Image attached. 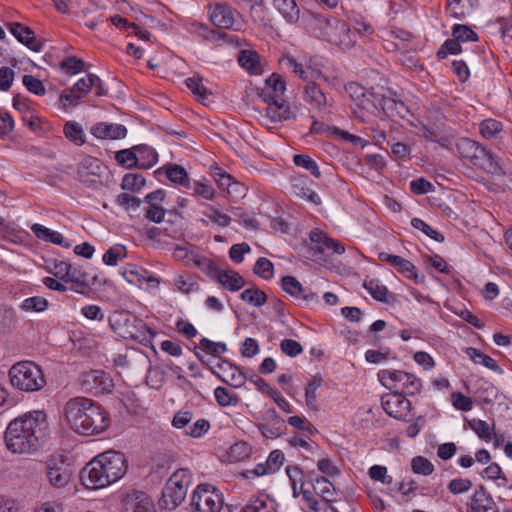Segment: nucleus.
<instances>
[{
	"instance_id": "nucleus-1",
	"label": "nucleus",
	"mask_w": 512,
	"mask_h": 512,
	"mask_svg": "<svg viewBox=\"0 0 512 512\" xmlns=\"http://www.w3.org/2000/svg\"><path fill=\"white\" fill-rule=\"evenodd\" d=\"M63 412L71 429L82 435L98 434L108 426V418L102 409L86 397L69 399Z\"/></svg>"
},
{
	"instance_id": "nucleus-2",
	"label": "nucleus",
	"mask_w": 512,
	"mask_h": 512,
	"mask_svg": "<svg viewBox=\"0 0 512 512\" xmlns=\"http://www.w3.org/2000/svg\"><path fill=\"white\" fill-rule=\"evenodd\" d=\"M46 414L33 411L12 420L5 431L6 448H36L45 444Z\"/></svg>"
},
{
	"instance_id": "nucleus-3",
	"label": "nucleus",
	"mask_w": 512,
	"mask_h": 512,
	"mask_svg": "<svg viewBox=\"0 0 512 512\" xmlns=\"http://www.w3.org/2000/svg\"><path fill=\"white\" fill-rule=\"evenodd\" d=\"M455 152L461 159L470 161L492 175L504 174L497 156L490 150L469 138H461L455 143Z\"/></svg>"
},
{
	"instance_id": "nucleus-4",
	"label": "nucleus",
	"mask_w": 512,
	"mask_h": 512,
	"mask_svg": "<svg viewBox=\"0 0 512 512\" xmlns=\"http://www.w3.org/2000/svg\"><path fill=\"white\" fill-rule=\"evenodd\" d=\"M312 29L318 33L319 37L341 49L351 48L356 42L355 35L349 26L335 17L314 16Z\"/></svg>"
},
{
	"instance_id": "nucleus-5",
	"label": "nucleus",
	"mask_w": 512,
	"mask_h": 512,
	"mask_svg": "<svg viewBox=\"0 0 512 512\" xmlns=\"http://www.w3.org/2000/svg\"><path fill=\"white\" fill-rule=\"evenodd\" d=\"M191 483L192 476L187 468L176 470L163 488L162 496L158 502L160 508L168 511L176 509L185 500Z\"/></svg>"
},
{
	"instance_id": "nucleus-6",
	"label": "nucleus",
	"mask_w": 512,
	"mask_h": 512,
	"mask_svg": "<svg viewBox=\"0 0 512 512\" xmlns=\"http://www.w3.org/2000/svg\"><path fill=\"white\" fill-rule=\"evenodd\" d=\"M11 384L22 391L33 392L41 390L46 380L40 366L31 361H21L9 370Z\"/></svg>"
},
{
	"instance_id": "nucleus-7",
	"label": "nucleus",
	"mask_w": 512,
	"mask_h": 512,
	"mask_svg": "<svg viewBox=\"0 0 512 512\" xmlns=\"http://www.w3.org/2000/svg\"><path fill=\"white\" fill-rule=\"evenodd\" d=\"M378 378L389 390L400 392L403 395H416L422 388L419 378L401 370H381L378 373Z\"/></svg>"
},
{
	"instance_id": "nucleus-8",
	"label": "nucleus",
	"mask_w": 512,
	"mask_h": 512,
	"mask_svg": "<svg viewBox=\"0 0 512 512\" xmlns=\"http://www.w3.org/2000/svg\"><path fill=\"white\" fill-rule=\"evenodd\" d=\"M223 503L221 492L212 485L200 484L193 493L192 505L197 512H220Z\"/></svg>"
},
{
	"instance_id": "nucleus-9",
	"label": "nucleus",
	"mask_w": 512,
	"mask_h": 512,
	"mask_svg": "<svg viewBox=\"0 0 512 512\" xmlns=\"http://www.w3.org/2000/svg\"><path fill=\"white\" fill-rule=\"evenodd\" d=\"M46 471L49 483L53 487L66 486L71 476L69 459L62 452L56 451L46 461Z\"/></svg>"
},
{
	"instance_id": "nucleus-10",
	"label": "nucleus",
	"mask_w": 512,
	"mask_h": 512,
	"mask_svg": "<svg viewBox=\"0 0 512 512\" xmlns=\"http://www.w3.org/2000/svg\"><path fill=\"white\" fill-rule=\"evenodd\" d=\"M96 459L111 483L122 478L127 471V460L119 450H104Z\"/></svg>"
},
{
	"instance_id": "nucleus-11",
	"label": "nucleus",
	"mask_w": 512,
	"mask_h": 512,
	"mask_svg": "<svg viewBox=\"0 0 512 512\" xmlns=\"http://www.w3.org/2000/svg\"><path fill=\"white\" fill-rule=\"evenodd\" d=\"M108 172V167L101 160L91 156L84 157L77 167L79 180L87 186L102 183Z\"/></svg>"
},
{
	"instance_id": "nucleus-12",
	"label": "nucleus",
	"mask_w": 512,
	"mask_h": 512,
	"mask_svg": "<svg viewBox=\"0 0 512 512\" xmlns=\"http://www.w3.org/2000/svg\"><path fill=\"white\" fill-rule=\"evenodd\" d=\"M80 480L90 490L101 489L111 484L96 457L81 470Z\"/></svg>"
},
{
	"instance_id": "nucleus-13",
	"label": "nucleus",
	"mask_w": 512,
	"mask_h": 512,
	"mask_svg": "<svg viewBox=\"0 0 512 512\" xmlns=\"http://www.w3.org/2000/svg\"><path fill=\"white\" fill-rule=\"evenodd\" d=\"M381 405L389 416L396 419L407 417L411 408L410 401L402 393L396 391L384 394L381 397Z\"/></svg>"
},
{
	"instance_id": "nucleus-14",
	"label": "nucleus",
	"mask_w": 512,
	"mask_h": 512,
	"mask_svg": "<svg viewBox=\"0 0 512 512\" xmlns=\"http://www.w3.org/2000/svg\"><path fill=\"white\" fill-rule=\"evenodd\" d=\"M286 90L285 81L281 76L273 73L266 80L263 88L259 89L258 96L267 104H280Z\"/></svg>"
},
{
	"instance_id": "nucleus-15",
	"label": "nucleus",
	"mask_w": 512,
	"mask_h": 512,
	"mask_svg": "<svg viewBox=\"0 0 512 512\" xmlns=\"http://www.w3.org/2000/svg\"><path fill=\"white\" fill-rule=\"evenodd\" d=\"M259 116L264 126L273 128L279 122L294 119L296 114L289 106H284V101H280V104H268L259 111Z\"/></svg>"
},
{
	"instance_id": "nucleus-16",
	"label": "nucleus",
	"mask_w": 512,
	"mask_h": 512,
	"mask_svg": "<svg viewBox=\"0 0 512 512\" xmlns=\"http://www.w3.org/2000/svg\"><path fill=\"white\" fill-rule=\"evenodd\" d=\"M123 512H157L151 497L142 491L133 490L123 500Z\"/></svg>"
},
{
	"instance_id": "nucleus-17",
	"label": "nucleus",
	"mask_w": 512,
	"mask_h": 512,
	"mask_svg": "<svg viewBox=\"0 0 512 512\" xmlns=\"http://www.w3.org/2000/svg\"><path fill=\"white\" fill-rule=\"evenodd\" d=\"M83 385L95 394H104L112 391L113 380L103 370H93L83 375Z\"/></svg>"
},
{
	"instance_id": "nucleus-18",
	"label": "nucleus",
	"mask_w": 512,
	"mask_h": 512,
	"mask_svg": "<svg viewBox=\"0 0 512 512\" xmlns=\"http://www.w3.org/2000/svg\"><path fill=\"white\" fill-rule=\"evenodd\" d=\"M285 457L281 450H272L265 462H260L253 470H247L243 476H263L277 472L284 464Z\"/></svg>"
},
{
	"instance_id": "nucleus-19",
	"label": "nucleus",
	"mask_w": 512,
	"mask_h": 512,
	"mask_svg": "<svg viewBox=\"0 0 512 512\" xmlns=\"http://www.w3.org/2000/svg\"><path fill=\"white\" fill-rule=\"evenodd\" d=\"M97 278L93 277L92 280H90L89 274L82 270L78 266L72 265L69 273L66 276L65 283H70V290L85 294L91 287V285H94Z\"/></svg>"
},
{
	"instance_id": "nucleus-20",
	"label": "nucleus",
	"mask_w": 512,
	"mask_h": 512,
	"mask_svg": "<svg viewBox=\"0 0 512 512\" xmlns=\"http://www.w3.org/2000/svg\"><path fill=\"white\" fill-rule=\"evenodd\" d=\"M467 512H498V509L491 495L480 486L470 498Z\"/></svg>"
},
{
	"instance_id": "nucleus-21",
	"label": "nucleus",
	"mask_w": 512,
	"mask_h": 512,
	"mask_svg": "<svg viewBox=\"0 0 512 512\" xmlns=\"http://www.w3.org/2000/svg\"><path fill=\"white\" fill-rule=\"evenodd\" d=\"M149 357L138 350H131L124 355H118L114 358V364L118 367H127L131 370H145L149 365Z\"/></svg>"
},
{
	"instance_id": "nucleus-22",
	"label": "nucleus",
	"mask_w": 512,
	"mask_h": 512,
	"mask_svg": "<svg viewBox=\"0 0 512 512\" xmlns=\"http://www.w3.org/2000/svg\"><path fill=\"white\" fill-rule=\"evenodd\" d=\"M9 30L20 43L24 44L29 49L35 52L41 50L42 43L36 39L35 33L29 27L15 22L9 24Z\"/></svg>"
},
{
	"instance_id": "nucleus-23",
	"label": "nucleus",
	"mask_w": 512,
	"mask_h": 512,
	"mask_svg": "<svg viewBox=\"0 0 512 512\" xmlns=\"http://www.w3.org/2000/svg\"><path fill=\"white\" fill-rule=\"evenodd\" d=\"M310 239L315 244V248L321 252L332 251L335 254H343L345 252L344 245L332 238H329L325 233L320 230H314L310 233Z\"/></svg>"
},
{
	"instance_id": "nucleus-24",
	"label": "nucleus",
	"mask_w": 512,
	"mask_h": 512,
	"mask_svg": "<svg viewBox=\"0 0 512 512\" xmlns=\"http://www.w3.org/2000/svg\"><path fill=\"white\" fill-rule=\"evenodd\" d=\"M91 133L99 139H122L127 134V129L121 124H108L100 122L91 128Z\"/></svg>"
},
{
	"instance_id": "nucleus-25",
	"label": "nucleus",
	"mask_w": 512,
	"mask_h": 512,
	"mask_svg": "<svg viewBox=\"0 0 512 512\" xmlns=\"http://www.w3.org/2000/svg\"><path fill=\"white\" fill-rule=\"evenodd\" d=\"M381 261L388 262L391 266L396 267L398 272L405 274L408 278L417 279L416 267L408 260L398 255H392L386 252L379 253Z\"/></svg>"
},
{
	"instance_id": "nucleus-26",
	"label": "nucleus",
	"mask_w": 512,
	"mask_h": 512,
	"mask_svg": "<svg viewBox=\"0 0 512 512\" xmlns=\"http://www.w3.org/2000/svg\"><path fill=\"white\" fill-rule=\"evenodd\" d=\"M304 99L313 108L317 110H324L329 106L328 100L316 83H308L304 89Z\"/></svg>"
},
{
	"instance_id": "nucleus-27",
	"label": "nucleus",
	"mask_w": 512,
	"mask_h": 512,
	"mask_svg": "<svg viewBox=\"0 0 512 512\" xmlns=\"http://www.w3.org/2000/svg\"><path fill=\"white\" fill-rule=\"evenodd\" d=\"M210 19L219 28L229 29L233 26L234 15L231 8L225 4H218L213 9Z\"/></svg>"
},
{
	"instance_id": "nucleus-28",
	"label": "nucleus",
	"mask_w": 512,
	"mask_h": 512,
	"mask_svg": "<svg viewBox=\"0 0 512 512\" xmlns=\"http://www.w3.org/2000/svg\"><path fill=\"white\" fill-rule=\"evenodd\" d=\"M215 280L230 291H238L245 285L244 278L233 270L216 271Z\"/></svg>"
},
{
	"instance_id": "nucleus-29",
	"label": "nucleus",
	"mask_w": 512,
	"mask_h": 512,
	"mask_svg": "<svg viewBox=\"0 0 512 512\" xmlns=\"http://www.w3.org/2000/svg\"><path fill=\"white\" fill-rule=\"evenodd\" d=\"M242 512H276V503L266 494L252 497Z\"/></svg>"
},
{
	"instance_id": "nucleus-30",
	"label": "nucleus",
	"mask_w": 512,
	"mask_h": 512,
	"mask_svg": "<svg viewBox=\"0 0 512 512\" xmlns=\"http://www.w3.org/2000/svg\"><path fill=\"white\" fill-rule=\"evenodd\" d=\"M72 12L77 16H82L84 24L90 29H94L97 26L98 20L92 16L96 13V5L91 0H78Z\"/></svg>"
},
{
	"instance_id": "nucleus-31",
	"label": "nucleus",
	"mask_w": 512,
	"mask_h": 512,
	"mask_svg": "<svg viewBox=\"0 0 512 512\" xmlns=\"http://www.w3.org/2000/svg\"><path fill=\"white\" fill-rule=\"evenodd\" d=\"M471 428L475 431V433L486 442H490L492 438L494 439V445L500 446L504 443L503 435H498L496 432H492L489 424L483 420H473L471 422Z\"/></svg>"
},
{
	"instance_id": "nucleus-32",
	"label": "nucleus",
	"mask_w": 512,
	"mask_h": 512,
	"mask_svg": "<svg viewBox=\"0 0 512 512\" xmlns=\"http://www.w3.org/2000/svg\"><path fill=\"white\" fill-rule=\"evenodd\" d=\"M31 230L38 239L51 242L56 245H63L66 248L70 247L69 243H64V237L62 234L52 231L41 224H33L31 226Z\"/></svg>"
},
{
	"instance_id": "nucleus-33",
	"label": "nucleus",
	"mask_w": 512,
	"mask_h": 512,
	"mask_svg": "<svg viewBox=\"0 0 512 512\" xmlns=\"http://www.w3.org/2000/svg\"><path fill=\"white\" fill-rule=\"evenodd\" d=\"M385 96L374 91L373 88L367 89L365 96L361 99L360 108L371 113H380Z\"/></svg>"
},
{
	"instance_id": "nucleus-34",
	"label": "nucleus",
	"mask_w": 512,
	"mask_h": 512,
	"mask_svg": "<svg viewBox=\"0 0 512 512\" xmlns=\"http://www.w3.org/2000/svg\"><path fill=\"white\" fill-rule=\"evenodd\" d=\"M133 149L136 151L139 159L138 168L140 169H149L158 160L156 151L147 145H136Z\"/></svg>"
},
{
	"instance_id": "nucleus-35",
	"label": "nucleus",
	"mask_w": 512,
	"mask_h": 512,
	"mask_svg": "<svg viewBox=\"0 0 512 512\" xmlns=\"http://www.w3.org/2000/svg\"><path fill=\"white\" fill-rule=\"evenodd\" d=\"M381 112H383L388 117H400L404 119L408 114V108L403 102L396 101L393 98H388L385 96Z\"/></svg>"
},
{
	"instance_id": "nucleus-36",
	"label": "nucleus",
	"mask_w": 512,
	"mask_h": 512,
	"mask_svg": "<svg viewBox=\"0 0 512 512\" xmlns=\"http://www.w3.org/2000/svg\"><path fill=\"white\" fill-rule=\"evenodd\" d=\"M478 5V0H449L448 6L451 15L462 19Z\"/></svg>"
},
{
	"instance_id": "nucleus-37",
	"label": "nucleus",
	"mask_w": 512,
	"mask_h": 512,
	"mask_svg": "<svg viewBox=\"0 0 512 512\" xmlns=\"http://www.w3.org/2000/svg\"><path fill=\"white\" fill-rule=\"evenodd\" d=\"M466 354L474 363L482 364L490 370L502 373V370L497 362L492 357L482 353L480 350L474 347H468L466 349Z\"/></svg>"
},
{
	"instance_id": "nucleus-38",
	"label": "nucleus",
	"mask_w": 512,
	"mask_h": 512,
	"mask_svg": "<svg viewBox=\"0 0 512 512\" xmlns=\"http://www.w3.org/2000/svg\"><path fill=\"white\" fill-rule=\"evenodd\" d=\"M274 7L288 22H295L299 18V8L295 0H273Z\"/></svg>"
},
{
	"instance_id": "nucleus-39",
	"label": "nucleus",
	"mask_w": 512,
	"mask_h": 512,
	"mask_svg": "<svg viewBox=\"0 0 512 512\" xmlns=\"http://www.w3.org/2000/svg\"><path fill=\"white\" fill-rule=\"evenodd\" d=\"M238 62L251 73L257 74L261 71L259 66L260 56L254 51L242 50L239 53Z\"/></svg>"
},
{
	"instance_id": "nucleus-40",
	"label": "nucleus",
	"mask_w": 512,
	"mask_h": 512,
	"mask_svg": "<svg viewBox=\"0 0 512 512\" xmlns=\"http://www.w3.org/2000/svg\"><path fill=\"white\" fill-rule=\"evenodd\" d=\"M313 489L322 497L324 503L329 504V502L334 500L335 487L327 478H317L313 484Z\"/></svg>"
},
{
	"instance_id": "nucleus-41",
	"label": "nucleus",
	"mask_w": 512,
	"mask_h": 512,
	"mask_svg": "<svg viewBox=\"0 0 512 512\" xmlns=\"http://www.w3.org/2000/svg\"><path fill=\"white\" fill-rule=\"evenodd\" d=\"M218 459L225 464H237L250 458L248 450H218Z\"/></svg>"
},
{
	"instance_id": "nucleus-42",
	"label": "nucleus",
	"mask_w": 512,
	"mask_h": 512,
	"mask_svg": "<svg viewBox=\"0 0 512 512\" xmlns=\"http://www.w3.org/2000/svg\"><path fill=\"white\" fill-rule=\"evenodd\" d=\"M146 184L145 177L140 173H127L124 175L121 188L132 193L139 192Z\"/></svg>"
},
{
	"instance_id": "nucleus-43",
	"label": "nucleus",
	"mask_w": 512,
	"mask_h": 512,
	"mask_svg": "<svg viewBox=\"0 0 512 512\" xmlns=\"http://www.w3.org/2000/svg\"><path fill=\"white\" fill-rule=\"evenodd\" d=\"M17 318L12 308L0 307V333L9 334L15 327Z\"/></svg>"
},
{
	"instance_id": "nucleus-44",
	"label": "nucleus",
	"mask_w": 512,
	"mask_h": 512,
	"mask_svg": "<svg viewBox=\"0 0 512 512\" xmlns=\"http://www.w3.org/2000/svg\"><path fill=\"white\" fill-rule=\"evenodd\" d=\"M240 298L243 301L249 303L250 305H253L256 307H260L267 302V295L265 294V292H263L262 290H260L257 287H252V288L244 290L240 294Z\"/></svg>"
},
{
	"instance_id": "nucleus-45",
	"label": "nucleus",
	"mask_w": 512,
	"mask_h": 512,
	"mask_svg": "<svg viewBox=\"0 0 512 512\" xmlns=\"http://www.w3.org/2000/svg\"><path fill=\"white\" fill-rule=\"evenodd\" d=\"M203 78L199 75H194L186 80V85L189 90L198 97V101L204 103L210 93L202 83Z\"/></svg>"
},
{
	"instance_id": "nucleus-46",
	"label": "nucleus",
	"mask_w": 512,
	"mask_h": 512,
	"mask_svg": "<svg viewBox=\"0 0 512 512\" xmlns=\"http://www.w3.org/2000/svg\"><path fill=\"white\" fill-rule=\"evenodd\" d=\"M49 302L46 298L34 296L26 298L20 305V308L25 312H44L47 310Z\"/></svg>"
},
{
	"instance_id": "nucleus-47",
	"label": "nucleus",
	"mask_w": 512,
	"mask_h": 512,
	"mask_svg": "<svg viewBox=\"0 0 512 512\" xmlns=\"http://www.w3.org/2000/svg\"><path fill=\"white\" fill-rule=\"evenodd\" d=\"M363 287L370 293V295L377 301L387 302V288L380 284L376 279L365 280Z\"/></svg>"
},
{
	"instance_id": "nucleus-48",
	"label": "nucleus",
	"mask_w": 512,
	"mask_h": 512,
	"mask_svg": "<svg viewBox=\"0 0 512 512\" xmlns=\"http://www.w3.org/2000/svg\"><path fill=\"white\" fill-rule=\"evenodd\" d=\"M147 370L146 385L152 389H159L165 381V373L159 367H151L150 364L145 368Z\"/></svg>"
},
{
	"instance_id": "nucleus-49",
	"label": "nucleus",
	"mask_w": 512,
	"mask_h": 512,
	"mask_svg": "<svg viewBox=\"0 0 512 512\" xmlns=\"http://www.w3.org/2000/svg\"><path fill=\"white\" fill-rule=\"evenodd\" d=\"M167 178L176 184L186 186L188 182V174L186 170L179 165L173 164L165 167Z\"/></svg>"
},
{
	"instance_id": "nucleus-50",
	"label": "nucleus",
	"mask_w": 512,
	"mask_h": 512,
	"mask_svg": "<svg viewBox=\"0 0 512 512\" xmlns=\"http://www.w3.org/2000/svg\"><path fill=\"white\" fill-rule=\"evenodd\" d=\"M294 164L308 170L314 177L319 178L321 172L317 163L308 155L297 154L293 157Z\"/></svg>"
},
{
	"instance_id": "nucleus-51",
	"label": "nucleus",
	"mask_w": 512,
	"mask_h": 512,
	"mask_svg": "<svg viewBox=\"0 0 512 512\" xmlns=\"http://www.w3.org/2000/svg\"><path fill=\"white\" fill-rule=\"evenodd\" d=\"M64 134L78 146L85 142L83 129L76 122H67L64 126Z\"/></svg>"
},
{
	"instance_id": "nucleus-52",
	"label": "nucleus",
	"mask_w": 512,
	"mask_h": 512,
	"mask_svg": "<svg viewBox=\"0 0 512 512\" xmlns=\"http://www.w3.org/2000/svg\"><path fill=\"white\" fill-rule=\"evenodd\" d=\"M411 469L415 474L428 476L433 473L434 465L427 458L416 456L411 460Z\"/></svg>"
},
{
	"instance_id": "nucleus-53",
	"label": "nucleus",
	"mask_w": 512,
	"mask_h": 512,
	"mask_svg": "<svg viewBox=\"0 0 512 512\" xmlns=\"http://www.w3.org/2000/svg\"><path fill=\"white\" fill-rule=\"evenodd\" d=\"M115 159L120 165H124L127 168L138 167L139 159L133 147L116 152Z\"/></svg>"
},
{
	"instance_id": "nucleus-54",
	"label": "nucleus",
	"mask_w": 512,
	"mask_h": 512,
	"mask_svg": "<svg viewBox=\"0 0 512 512\" xmlns=\"http://www.w3.org/2000/svg\"><path fill=\"white\" fill-rule=\"evenodd\" d=\"M281 287L286 293L297 298L304 292L301 283L293 276L282 277Z\"/></svg>"
},
{
	"instance_id": "nucleus-55",
	"label": "nucleus",
	"mask_w": 512,
	"mask_h": 512,
	"mask_svg": "<svg viewBox=\"0 0 512 512\" xmlns=\"http://www.w3.org/2000/svg\"><path fill=\"white\" fill-rule=\"evenodd\" d=\"M322 384V378L321 377H313L306 389H305V401L306 405L315 410L316 409V391Z\"/></svg>"
},
{
	"instance_id": "nucleus-56",
	"label": "nucleus",
	"mask_w": 512,
	"mask_h": 512,
	"mask_svg": "<svg viewBox=\"0 0 512 512\" xmlns=\"http://www.w3.org/2000/svg\"><path fill=\"white\" fill-rule=\"evenodd\" d=\"M127 255L126 248L122 245H115L108 249L103 255V262L109 266L117 265L119 259L125 258Z\"/></svg>"
},
{
	"instance_id": "nucleus-57",
	"label": "nucleus",
	"mask_w": 512,
	"mask_h": 512,
	"mask_svg": "<svg viewBox=\"0 0 512 512\" xmlns=\"http://www.w3.org/2000/svg\"><path fill=\"white\" fill-rule=\"evenodd\" d=\"M116 203L128 212H135L142 204V200L129 193H121L116 198Z\"/></svg>"
},
{
	"instance_id": "nucleus-58",
	"label": "nucleus",
	"mask_w": 512,
	"mask_h": 512,
	"mask_svg": "<svg viewBox=\"0 0 512 512\" xmlns=\"http://www.w3.org/2000/svg\"><path fill=\"white\" fill-rule=\"evenodd\" d=\"M452 36L459 42L477 41V34L466 25L456 24L452 30Z\"/></svg>"
},
{
	"instance_id": "nucleus-59",
	"label": "nucleus",
	"mask_w": 512,
	"mask_h": 512,
	"mask_svg": "<svg viewBox=\"0 0 512 512\" xmlns=\"http://www.w3.org/2000/svg\"><path fill=\"white\" fill-rule=\"evenodd\" d=\"M273 263L265 258H259L253 268V272L263 279H270L273 276Z\"/></svg>"
},
{
	"instance_id": "nucleus-60",
	"label": "nucleus",
	"mask_w": 512,
	"mask_h": 512,
	"mask_svg": "<svg viewBox=\"0 0 512 512\" xmlns=\"http://www.w3.org/2000/svg\"><path fill=\"white\" fill-rule=\"evenodd\" d=\"M60 67L67 74L73 75L83 70L84 62L75 56H68L61 61Z\"/></svg>"
},
{
	"instance_id": "nucleus-61",
	"label": "nucleus",
	"mask_w": 512,
	"mask_h": 512,
	"mask_svg": "<svg viewBox=\"0 0 512 512\" xmlns=\"http://www.w3.org/2000/svg\"><path fill=\"white\" fill-rule=\"evenodd\" d=\"M200 348L208 354L218 356L219 354L227 351V346L222 342H213L208 338H202L200 340Z\"/></svg>"
},
{
	"instance_id": "nucleus-62",
	"label": "nucleus",
	"mask_w": 512,
	"mask_h": 512,
	"mask_svg": "<svg viewBox=\"0 0 512 512\" xmlns=\"http://www.w3.org/2000/svg\"><path fill=\"white\" fill-rule=\"evenodd\" d=\"M502 130L501 122L494 119H485L480 124V133L485 138H492Z\"/></svg>"
},
{
	"instance_id": "nucleus-63",
	"label": "nucleus",
	"mask_w": 512,
	"mask_h": 512,
	"mask_svg": "<svg viewBox=\"0 0 512 512\" xmlns=\"http://www.w3.org/2000/svg\"><path fill=\"white\" fill-rule=\"evenodd\" d=\"M411 225L418 230H421L423 233H425L430 238L434 239L437 242H442L444 240V236L439 233L438 231L434 230L432 227H430L427 223H425L423 220L419 218H413L411 220Z\"/></svg>"
},
{
	"instance_id": "nucleus-64",
	"label": "nucleus",
	"mask_w": 512,
	"mask_h": 512,
	"mask_svg": "<svg viewBox=\"0 0 512 512\" xmlns=\"http://www.w3.org/2000/svg\"><path fill=\"white\" fill-rule=\"evenodd\" d=\"M204 215L211 221L213 222L214 224L218 225V226H221V227H226L230 224L231 222V218L226 215V214H223L221 213L218 209L214 208V207H209L205 212H204Z\"/></svg>"
}]
</instances>
